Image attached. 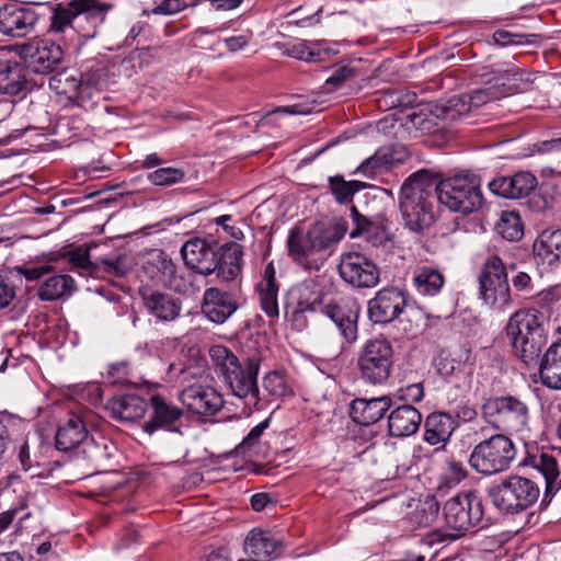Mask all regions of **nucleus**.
<instances>
[{
    "instance_id": "f03ea898",
    "label": "nucleus",
    "mask_w": 561,
    "mask_h": 561,
    "mask_svg": "<svg viewBox=\"0 0 561 561\" xmlns=\"http://www.w3.org/2000/svg\"><path fill=\"white\" fill-rule=\"evenodd\" d=\"M436 174L422 169L412 173L399 193V208L407 228L421 232L435 222Z\"/></svg>"
},
{
    "instance_id": "f704fd0d",
    "label": "nucleus",
    "mask_w": 561,
    "mask_h": 561,
    "mask_svg": "<svg viewBox=\"0 0 561 561\" xmlns=\"http://www.w3.org/2000/svg\"><path fill=\"white\" fill-rule=\"evenodd\" d=\"M412 284L420 296L433 298L442 291L445 276L439 270L423 265L413 272Z\"/></svg>"
},
{
    "instance_id": "c756f323",
    "label": "nucleus",
    "mask_w": 561,
    "mask_h": 561,
    "mask_svg": "<svg viewBox=\"0 0 561 561\" xmlns=\"http://www.w3.org/2000/svg\"><path fill=\"white\" fill-rule=\"evenodd\" d=\"M26 69L21 62L0 60V95H19L26 90Z\"/></svg>"
},
{
    "instance_id": "13d9d810",
    "label": "nucleus",
    "mask_w": 561,
    "mask_h": 561,
    "mask_svg": "<svg viewBox=\"0 0 561 561\" xmlns=\"http://www.w3.org/2000/svg\"><path fill=\"white\" fill-rule=\"evenodd\" d=\"M153 265L156 266L158 273L160 274V280L163 285L176 272V266L173 263L172 259L163 251H160L157 254Z\"/></svg>"
},
{
    "instance_id": "f3484780",
    "label": "nucleus",
    "mask_w": 561,
    "mask_h": 561,
    "mask_svg": "<svg viewBox=\"0 0 561 561\" xmlns=\"http://www.w3.org/2000/svg\"><path fill=\"white\" fill-rule=\"evenodd\" d=\"M38 21L36 11L18 2L0 7V33L11 37H24L32 33Z\"/></svg>"
},
{
    "instance_id": "a211bd4d",
    "label": "nucleus",
    "mask_w": 561,
    "mask_h": 561,
    "mask_svg": "<svg viewBox=\"0 0 561 561\" xmlns=\"http://www.w3.org/2000/svg\"><path fill=\"white\" fill-rule=\"evenodd\" d=\"M239 308L237 296L218 287L206 288L202 313L215 324H224Z\"/></svg>"
},
{
    "instance_id": "9d476101",
    "label": "nucleus",
    "mask_w": 561,
    "mask_h": 561,
    "mask_svg": "<svg viewBox=\"0 0 561 561\" xmlns=\"http://www.w3.org/2000/svg\"><path fill=\"white\" fill-rule=\"evenodd\" d=\"M540 489L533 480L517 474L510 476L489 489V496L496 508L517 514L533 506L539 499Z\"/></svg>"
},
{
    "instance_id": "bb28decb",
    "label": "nucleus",
    "mask_w": 561,
    "mask_h": 561,
    "mask_svg": "<svg viewBox=\"0 0 561 561\" xmlns=\"http://www.w3.org/2000/svg\"><path fill=\"white\" fill-rule=\"evenodd\" d=\"M115 447L105 439L96 442L92 437H87L84 443L73 455L76 459L82 460L91 470V473L99 472L107 466L108 460L113 456Z\"/></svg>"
},
{
    "instance_id": "8fccbe9b",
    "label": "nucleus",
    "mask_w": 561,
    "mask_h": 561,
    "mask_svg": "<svg viewBox=\"0 0 561 561\" xmlns=\"http://www.w3.org/2000/svg\"><path fill=\"white\" fill-rule=\"evenodd\" d=\"M185 171L180 168L165 167L150 172L147 176L148 181L158 186H170L180 183L185 178Z\"/></svg>"
},
{
    "instance_id": "0eeeda50",
    "label": "nucleus",
    "mask_w": 561,
    "mask_h": 561,
    "mask_svg": "<svg viewBox=\"0 0 561 561\" xmlns=\"http://www.w3.org/2000/svg\"><path fill=\"white\" fill-rule=\"evenodd\" d=\"M449 536L458 539L476 528H484L490 519L484 516L483 499L477 491L460 492L450 497L443 507Z\"/></svg>"
},
{
    "instance_id": "1a4fd4ad",
    "label": "nucleus",
    "mask_w": 561,
    "mask_h": 561,
    "mask_svg": "<svg viewBox=\"0 0 561 561\" xmlns=\"http://www.w3.org/2000/svg\"><path fill=\"white\" fill-rule=\"evenodd\" d=\"M515 268V264L507 266L496 254L486 257L478 277L479 293L484 304L497 311L504 310L512 304L507 276L508 271Z\"/></svg>"
},
{
    "instance_id": "dca6fc26",
    "label": "nucleus",
    "mask_w": 561,
    "mask_h": 561,
    "mask_svg": "<svg viewBox=\"0 0 561 561\" xmlns=\"http://www.w3.org/2000/svg\"><path fill=\"white\" fill-rule=\"evenodd\" d=\"M20 55L30 62L36 73H49L64 59V50L49 39L35 38L20 46Z\"/></svg>"
},
{
    "instance_id": "473e14b6",
    "label": "nucleus",
    "mask_w": 561,
    "mask_h": 561,
    "mask_svg": "<svg viewBox=\"0 0 561 561\" xmlns=\"http://www.w3.org/2000/svg\"><path fill=\"white\" fill-rule=\"evenodd\" d=\"M533 251L536 260L549 266L561 262V229H546L534 242Z\"/></svg>"
},
{
    "instance_id": "37998d69",
    "label": "nucleus",
    "mask_w": 561,
    "mask_h": 561,
    "mask_svg": "<svg viewBox=\"0 0 561 561\" xmlns=\"http://www.w3.org/2000/svg\"><path fill=\"white\" fill-rule=\"evenodd\" d=\"M495 231L507 241L520 240L524 234V226L519 215L515 211H502L495 225Z\"/></svg>"
},
{
    "instance_id": "4c0bfd02",
    "label": "nucleus",
    "mask_w": 561,
    "mask_h": 561,
    "mask_svg": "<svg viewBox=\"0 0 561 561\" xmlns=\"http://www.w3.org/2000/svg\"><path fill=\"white\" fill-rule=\"evenodd\" d=\"M73 284L75 282L69 275H53L42 284L37 295L43 301L57 300L65 295H70Z\"/></svg>"
},
{
    "instance_id": "ea45409f",
    "label": "nucleus",
    "mask_w": 561,
    "mask_h": 561,
    "mask_svg": "<svg viewBox=\"0 0 561 561\" xmlns=\"http://www.w3.org/2000/svg\"><path fill=\"white\" fill-rule=\"evenodd\" d=\"M328 182L330 193L340 205L352 203L354 195L366 186L365 183L360 181H346L344 176L340 174L330 176Z\"/></svg>"
},
{
    "instance_id": "bf43d9fd",
    "label": "nucleus",
    "mask_w": 561,
    "mask_h": 561,
    "mask_svg": "<svg viewBox=\"0 0 561 561\" xmlns=\"http://www.w3.org/2000/svg\"><path fill=\"white\" fill-rule=\"evenodd\" d=\"M18 457L22 468L25 471H32V478L43 477L42 472L36 471V469L39 467V463L31 457L27 440H24L23 444L20 446Z\"/></svg>"
},
{
    "instance_id": "ddd939ff",
    "label": "nucleus",
    "mask_w": 561,
    "mask_h": 561,
    "mask_svg": "<svg viewBox=\"0 0 561 561\" xmlns=\"http://www.w3.org/2000/svg\"><path fill=\"white\" fill-rule=\"evenodd\" d=\"M481 410L486 422L501 432L519 433L528 424V405L514 396L490 398Z\"/></svg>"
},
{
    "instance_id": "cd10ccee",
    "label": "nucleus",
    "mask_w": 561,
    "mask_h": 561,
    "mask_svg": "<svg viewBox=\"0 0 561 561\" xmlns=\"http://www.w3.org/2000/svg\"><path fill=\"white\" fill-rule=\"evenodd\" d=\"M88 436L89 433L83 421L73 415L66 423L58 426L55 435V446L59 451H71L75 455Z\"/></svg>"
},
{
    "instance_id": "393cba45",
    "label": "nucleus",
    "mask_w": 561,
    "mask_h": 561,
    "mask_svg": "<svg viewBox=\"0 0 561 561\" xmlns=\"http://www.w3.org/2000/svg\"><path fill=\"white\" fill-rule=\"evenodd\" d=\"M421 424V412L411 404H403L390 412L388 416V434L391 437H409L420 430Z\"/></svg>"
},
{
    "instance_id": "5fc2aeb1",
    "label": "nucleus",
    "mask_w": 561,
    "mask_h": 561,
    "mask_svg": "<svg viewBox=\"0 0 561 561\" xmlns=\"http://www.w3.org/2000/svg\"><path fill=\"white\" fill-rule=\"evenodd\" d=\"M169 289L179 293V294H193L195 291V287L193 284V274L188 273L187 275L178 274L175 272L173 276L168 279L164 284Z\"/></svg>"
},
{
    "instance_id": "603ef678",
    "label": "nucleus",
    "mask_w": 561,
    "mask_h": 561,
    "mask_svg": "<svg viewBox=\"0 0 561 561\" xmlns=\"http://www.w3.org/2000/svg\"><path fill=\"white\" fill-rule=\"evenodd\" d=\"M559 195L558 187L554 184H542L539 187L538 194L531 201L533 207L537 211H545L551 209Z\"/></svg>"
},
{
    "instance_id": "c03bdc74",
    "label": "nucleus",
    "mask_w": 561,
    "mask_h": 561,
    "mask_svg": "<svg viewBox=\"0 0 561 561\" xmlns=\"http://www.w3.org/2000/svg\"><path fill=\"white\" fill-rule=\"evenodd\" d=\"M319 46H320V44H318V43L301 42V43L291 45L286 50V54L289 57H293V58H296L299 60H304L307 62H316V61L325 60V58L330 56L331 49L330 48H321Z\"/></svg>"
},
{
    "instance_id": "20e7f679",
    "label": "nucleus",
    "mask_w": 561,
    "mask_h": 561,
    "mask_svg": "<svg viewBox=\"0 0 561 561\" xmlns=\"http://www.w3.org/2000/svg\"><path fill=\"white\" fill-rule=\"evenodd\" d=\"M214 369L230 389L231 393L240 399H248L249 404L259 402L257 375L261 357L249 356L241 362L227 346L214 345L209 350Z\"/></svg>"
},
{
    "instance_id": "9b49d317",
    "label": "nucleus",
    "mask_w": 561,
    "mask_h": 561,
    "mask_svg": "<svg viewBox=\"0 0 561 561\" xmlns=\"http://www.w3.org/2000/svg\"><path fill=\"white\" fill-rule=\"evenodd\" d=\"M515 455L513 442L504 434H495L473 448L469 463L477 472L492 476L508 469Z\"/></svg>"
},
{
    "instance_id": "4d7b16f0",
    "label": "nucleus",
    "mask_w": 561,
    "mask_h": 561,
    "mask_svg": "<svg viewBox=\"0 0 561 561\" xmlns=\"http://www.w3.org/2000/svg\"><path fill=\"white\" fill-rule=\"evenodd\" d=\"M323 307H325V304H323L322 298L317 295L312 299H300L297 304V307L293 313L295 320H297L299 317H301L302 324L305 323V313L306 312H321L323 313Z\"/></svg>"
},
{
    "instance_id": "774afa93",
    "label": "nucleus",
    "mask_w": 561,
    "mask_h": 561,
    "mask_svg": "<svg viewBox=\"0 0 561 561\" xmlns=\"http://www.w3.org/2000/svg\"><path fill=\"white\" fill-rule=\"evenodd\" d=\"M391 103L399 107H413L417 104V95L415 92H394L391 95Z\"/></svg>"
},
{
    "instance_id": "680f3d73",
    "label": "nucleus",
    "mask_w": 561,
    "mask_h": 561,
    "mask_svg": "<svg viewBox=\"0 0 561 561\" xmlns=\"http://www.w3.org/2000/svg\"><path fill=\"white\" fill-rule=\"evenodd\" d=\"M263 387L271 396H283L285 386L283 378L277 373H268L263 378Z\"/></svg>"
},
{
    "instance_id": "6e6d98bb",
    "label": "nucleus",
    "mask_w": 561,
    "mask_h": 561,
    "mask_svg": "<svg viewBox=\"0 0 561 561\" xmlns=\"http://www.w3.org/2000/svg\"><path fill=\"white\" fill-rule=\"evenodd\" d=\"M351 217L354 224V228L350 232V237L352 239L373 231L375 222L366 216L362 215L355 206L351 207Z\"/></svg>"
},
{
    "instance_id": "0e129e2a",
    "label": "nucleus",
    "mask_w": 561,
    "mask_h": 561,
    "mask_svg": "<svg viewBox=\"0 0 561 561\" xmlns=\"http://www.w3.org/2000/svg\"><path fill=\"white\" fill-rule=\"evenodd\" d=\"M15 271L23 275L27 280H37L44 275L50 273L53 271V267L50 265H41V266H34V267H23V266H16Z\"/></svg>"
},
{
    "instance_id": "f8f14e48",
    "label": "nucleus",
    "mask_w": 561,
    "mask_h": 561,
    "mask_svg": "<svg viewBox=\"0 0 561 561\" xmlns=\"http://www.w3.org/2000/svg\"><path fill=\"white\" fill-rule=\"evenodd\" d=\"M393 347L383 335L367 340L357 358L362 378L370 385H381L391 375L393 366Z\"/></svg>"
},
{
    "instance_id": "de8ad7c7",
    "label": "nucleus",
    "mask_w": 561,
    "mask_h": 561,
    "mask_svg": "<svg viewBox=\"0 0 561 561\" xmlns=\"http://www.w3.org/2000/svg\"><path fill=\"white\" fill-rule=\"evenodd\" d=\"M107 383L121 387H137V382L131 379L130 366L127 360H121L108 365L104 376Z\"/></svg>"
},
{
    "instance_id": "052dcab7",
    "label": "nucleus",
    "mask_w": 561,
    "mask_h": 561,
    "mask_svg": "<svg viewBox=\"0 0 561 561\" xmlns=\"http://www.w3.org/2000/svg\"><path fill=\"white\" fill-rule=\"evenodd\" d=\"M526 37L527 35L515 34L504 30H497L493 33V41L500 46L520 45L528 43L529 41L526 39Z\"/></svg>"
},
{
    "instance_id": "e433bc0d",
    "label": "nucleus",
    "mask_w": 561,
    "mask_h": 561,
    "mask_svg": "<svg viewBox=\"0 0 561 561\" xmlns=\"http://www.w3.org/2000/svg\"><path fill=\"white\" fill-rule=\"evenodd\" d=\"M277 294L278 286L275 279V268L270 263L264 270V284H261L259 287L261 308L270 318L278 317Z\"/></svg>"
},
{
    "instance_id": "49530a36",
    "label": "nucleus",
    "mask_w": 561,
    "mask_h": 561,
    "mask_svg": "<svg viewBox=\"0 0 561 561\" xmlns=\"http://www.w3.org/2000/svg\"><path fill=\"white\" fill-rule=\"evenodd\" d=\"M99 270L111 277H125L133 270V257L128 254H118L114 259H100Z\"/></svg>"
},
{
    "instance_id": "c9c22d12",
    "label": "nucleus",
    "mask_w": 561,
    "mask_h": 561,
    "mask_svg": "<svg viewBox=\"0 0 561 561\" xmlns=\"http://www.w3.org/2000/svg\"><path fill=\"white\" fill-rule=\"evenodd\" d=\"M531 462L541 472L546 481L543 496L540 501V510L543 511L550 505L552 497L557 494L556 480L560 471L557 459L548 453H541L538 457L534 456Z\"/></svg>"
},
{
    "instance_id": "09e8293b",
    "label": "nucleus",
    "mask_w": 561,
    "mask_h": 561,
    "mask_svg": "<svg viewBox=\"0 0 561 561\" xmlns=\"http://www.w3.org/2000/svg\"><path fill=\"white\" fill-rule=\"evenodd\" d=\"M82 99L89 98L92 90H103L106 87V72L103 68L79 72Z\"/></svg>"
},
{
    "instance_id": "b1692460",
    "label": "nucleus",
    "mask_w": 561,
    "mask_h": 561,
    "mask_svg": "<svg viewBox=\"0 0 561 561\" xmlns=\"http://www.w3.org/2000/svg\"><path fill=\"white\" fill-rule=\"evenodd\" d=\"M391 405L392 400L388 396L355 399L351 403L350 416L355 423L368 426L381 420Z\"/></svg>"
},
{
    "instance_id": "c85d7f7f",
    "label": "nucleus",
    "mask_w": 561,
    "mask_h": 561,
    "mask_svg": "<svg viewBox=\"0 0 561 561\" xmlns=\"http://www.w3.org/2000/svg\"><path fill=\"white\" fill-rule=\"evenodd\" d=\"M399 147L396 146H383L376 150V152L365 159L354 171V174H362L366 178H374L378 174L388 171L397 162L404 160L403 156H398ZM403 149V147H400Z\"/></svg>"
},
{
    "instance_id": "a19ab883",
    "label": "nucleus",
    "mask_w": 561,
    "mask_h": 561,
    "mask_svg": "<svg viewBox=\"0 0 561 561\" xmlns=\"http://www.w3.org/2000/svg\"><path fill=\"white\" fill-rule=\"evenodd\" d=\"M470 113V105L463 95H454L445 102L437 104L434 114L437 118L447 122H456Z\"/></svg>"
},
{
    "instance_id": "72a5a7b5",
    "label": "nucleus",
    "mask_w": 561,
    "mask_h": 561,
    "mask_svg": "<svg viewBox=\"0 0 561 561\" xmlns=\"http://www.w3.org/2000/svg\"><path fill=\"white\" fill-rule=\"evenodd\" d=\"M540 380L543 386L560 390L561 389V344L553 343L543 353L539 364Z\"/></svg>"
},
{
    "instance_id": "e2e57ef3",
    "label": "nucleus",
    "mask_w": 561,
    "mask_h": 561,
    "mask_svg": "<svg viewBox=\"0 0 561 561\" xmlns=\"http://www.w3.org/2000/svg\"><path fill=\"white\" fill-rule=\"evenodd\" d=\"M187 3L184 0H163L151 10L152 14H174L185 9Z\"/></svg>"
},
{
    "instance_id": "79ce46f5",
    "label": "nucleus",
    "mask_w": 561,
    "mask_h": 561,
    "mask_svg": "<svg viewBox=\"0 0 561 561\" xmlns=\"http://www.w3.org/2000/svg\"><path fill=\"white\" fill-rule=\"evenodd\" d=\"M470 113V105L463 95H454L445 102L437 104L434 114L437 118L447 122H456Z\"/></svg>"
},
{
    "instance_id": "7ed1b4c3",
    "label": "nucleus",
    "mask_w": 561,
    "mask_h": 561,
    "mask_svg": "<svg viewBox=\"0 0 561 561\" xmlns=\"http://www.w3.org/2000/svg\"><path fill=\"white\" fill-rule=\"evenodd\" d=\"M504 330L513 355L527 367H537L548 343L542 313L519 309L510 317Z\"/></svg>"
},
{
    "instance_id": "338daca9",
    "label": "nucleus",
    "mask_w": 561,
    "mask_h": 561,
    "mask_svg": "<svg viewBox=\"0 0 561 561\" xmlns=\"http://www.w3.org/2000/svg\"><path fill=\"white\" fill-rule=\"evenodd\" d=\"M15 297V288L0 275V309L7 308Z\"/></svg>"
},
{
    "instance_id": "f257e3e1",
    "label": "nucleus",
    "mask_w": 561,
    "mask_h": 561,
    "mask_svg": "<svg viewBox=\"0 0 561 561\" xmlns=\"http://www.w3.org/2000/svg\"><path fill=\"white\" fill-rule=\"evenodd\" d=\"M185 265L197 273L216 276L225 283L234 280L242 271L243 249L237 242L218 245L204 239L193 238L181 248Z\"/></svg>"
},
{
    "instance_id": "4468645a",
    "label": "nucleus",
    "mask_w": 561,
    "mask_h": 561,
    "mask_svg": "<svg viewBox=\"0 0 561 561\" xmlns=\"http://www.w3.org/2000/svg\"><path fill=\"white\" fill-rule=\"evenodd\" d=\"M337 270L341 278L357 289L374 288L379 283L380 268L362 252L342 254Z\"/></svg>"
},
{
    "instance_id": "3c124183",
    "label": "nucleus",
    "mask_w": 561,
    "mask_h": 561,
    "mask_svg": "<svg viewBox=\"0 0 561 561\" xmlns=\"http://www.w3.org/2000/svg\"><path fill=\"white\" fill-rule=\"evenodd\" d=\"M62 256L68 257L71 270H82L89 275L99 271V263L91 262L89 251L85 249L77 248L62 254Z\"/></svg>"
},
{
    "instance_id": "a18cd8bd",
    "label": "nucleus",
    "mask_w": 561,
    "mask_h": 561,
    "mask_svg": "<svg viewBox=\"0 0 561 561\" xmlns=\"http://www.w3.org/2000/svg\"><path fill=\"white\" fill-rule=\"evenodd\" d=\"M510 87L505 83L499 84L497 82L493 85L476 89L469 94H465L466 102L472 107H480L485 103L499 100L510 93Z\"/></svg>"
},
{
    "instance_id": "4be33fe9",
    "label": "nucleus",
    "mask_w": 561,
    "mask_h": 561,
    "mask_svg": "<svg viewBox=\"0 0 561 561\" xmlns=\"http://www.w3.org/2000/svg\"><path fill=\"white\" fill-rule=\"evenodd\" d=\"M139 295L147 311L158 320L173 321L180 316L182 309L180 299L149 288H141Z\"/></svg>"
},
{
    "instance_id": "412c9836",
    "label": "nucleus",
    "mask_w": 561,
    "mask_h": 561,
    "mask_svg": "<svg viewBox=\"0 0 561 561\" xmlns=\"http://www.w3.org/2000/svg\"><path fill=\"white\" fill-rule=\"evenodd\" d=\"M538 185L537 178L529 171H518L511 176H496L489 183V190L507 199L527 197Z\"/></svg>"
},
{
    "instance_id": "a878e982",
    "label": "nucleus",
    "mask_w": 561,
    "mask_h": 561,
    "mask_svg": "<svg viewBox=\"0 0 561 561\" xmlns=\"http://www.w3.org/2000/svg\"><path fill=\"white\" fill-rule=\"evenodd\" d=\"M283 543L280 537L270 531L253 529L244 541V549L248 554L254 556L257 560L268 561L280 556Z\"/></svg>"
},
{
    "instance_id": "864d4df0",
    "label": "nucleus",
    "mask_w": 561,
    "mask_h": 561,
    "mask_svg": "<svg viewBox=\"0 0 561 561\" xmlns=\"http://www.w3.org/2000/svg\"><path fill=\"white\" fill-rule=\"evenodd\" d=\"M270 426V419L262 421L260 424L254 426L249 434L242 439V442L234 448L236 455H244L254 445H256L262 436L263 432Z\"/></svg>"
},
{
    "instance_id": "69168bd1",
    "label": "nucleus",
    "mask_w": 561,
    "mask_h": 561,
    "mask_svg": "<svg viewBox=\"0 0 561 561\" xmlns=\"http://www.w3.org/2000/svg\"><path fill=\"white\" fill-rule=\"evenodd\" d=\"M354 75V69L347 66H341L325 80L328 85L337 89L347 78Z\"/></svg>"
},
{
    "instance_id": "2eb2a0df",
    "label": "nucleus",
    "mask_w": 561,
    "mask_h": 561,
    "mask_svg": "<svg viewBox=\"0 0 561 561\" xmlns=\"http://www.w3.org/2000/svg\"><path fill=\"white\" fill-rule=\"evenodd\" d=\"M407 305L405 293L398 287H385L368 301L367 314L374 324H389L403 312Z\"/></svg>"
},
{
    "instance_id": "39448f33",
    "label": "nucleus",
    "mask_w": 561,
    "mask_h": 561,
    "mask_svg": "<svg viewBox=\"0 0 561 561\" xmlns=\"http://www.w3.org/2000/svg\"><path fill=\"white\" fill-rule=\"evenodd\" d=\"M111 8V4L96 0H71L67 4H58L54 9L49 31L59 33L71 27L82 37L92 38Z\"/></svg>"
},
{
    "instance_id": "58836bf2",
    "label": "nucleus",
    "mask_w": 561,
    "mask_h": 561,
    "mask_svg": "<svg viewBox=\"0 0 561 561\" xmlns=\"http://www.w3.org/2000/svg\"><path fill=\"white\" fill-rule=\"evenodd\" d=\"M79 72L75 70H62L49 79V88L59 95L82 99Z\"/></svg>"
},
{
    "instance_id": "423d86ee",
    "label": "nucleus",
    "mask_w": 561,
    "mask_h": 561,
    "mask_svg": "<svg viewBox=\"0 0 561 561\" xmlns=\"http://www.w3.org/2000/svg\"><path fill=\"white\" fill-rule=\"evenodd\" d=\"M347 231V222L340 220L334 225L314 224L305 232L295 227L290 230L287 247L289 255L305 265L310 255L329 249L337 243Z\"/></svg>"
},
{
    "instance_id": "aec40b11",
    "label": "nucleus",
    "mask_w": 561,
    "mask_h": 561,
    "mask_svg": "<svg viewBox=\"0 0 561 561\" xmlns=\"http://www.w3.org/2000/svg\"><path fill=\"white\" fill-rule=\"evenodd\" d=\"M151 414L148 421L142 425L145 433L152 435L158 430L181 433L176 425L183 417V410L164 397L152 394L150 397Z\"/></svg>"
},
{
    "instance_id": "6ab92c4d",
    "label": "nucleus",
    "mask_w": 561,
    "mask_h": 561,
    "mask_svg": "<svg viewBox=\"0 0 561 561\" xmlns=\"http://www.w3.org/2000/svg\"><path fill=\"white\" fill-rule=\"evenodd\" d=\"M179 398L190 412L197 415H215L224 404L220 393L203 385H191L184 388Z\"/></svg>"
},
{
    "instance_id": "2f4dec72",
    "label": "nucleus",
    "mask_w": 561,
    "mask_h": 561,
    "mask_svg": "<svg viewBox=\"0 0 561 561\" xmlns=\"http://www.w3.org/2000/svg\"><path fill=\"white\" fill-rule=\"evenodd\" d=\"M323 314L332 320L347 343H354L357 340L358 311L330 302L323 307Z\"/></svg>"
},
{
    "instance_id": "7c9ffc66",
    "label": "nucleus",
    "mask_w": 561,
    "mask_h": 561,
    "mask_svg": "<svg viewBox=\"0 0 561 561\" xmlns=\"http://www.w3.org/2000/svg\"><path fill=\"white\" fill-rule=\"evenodd\" d=\"M147 401L137 394H124L110 399L106 409L113 419L121 422H130L145 415Z\"/></svg>"
},
{
    "instance_id": "6e6552de",
    "label": "nucleus",
    "mask_w": 561,
    "mask_h": 561,
    "mask_svg": "<svg viewBox=\"0 0 561 561\" xmlns=\"http://www.w3.org/2000/svg\"><path fill=\"white\" fill-rule=\"evenodd\" d=\"M437 202L455 213L468 215L483 204L480 179L469 172L437 181Z\"/></svg>"
},
{
    "instance_id": "5701e85b",
    "label": "nucleus",
    "mask_w": 561,
    "mask_h": 561,
    "mask_svg": "<svg viewBox=\"0 0 561 561\" xmlns=\"http://www.w3.org/2000/svg\"><path fill=\"white\" fill-rule=\"evenodd\" d=\"M459 422L450 413L434 411L424 420L423 439L431 446L446 445Z\"/></svg>"
}]
</instances>
